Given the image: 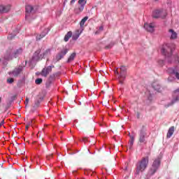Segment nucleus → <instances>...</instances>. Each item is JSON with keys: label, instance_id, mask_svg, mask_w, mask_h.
I'll return each instance as SVG.
<instances>
[{"label": "nucleus", "instance_id": "obj_11", "mask_svg": "<svg viewBox=\"0 0 179 179\" xmlns=\"http://www.w3.org/2000/svg\"><path fill=\"white\" fill-rule=\"evenodd\" d=\"M155 23H145L144 24V28L145 29V30H147V31H150V33H153V31H155Z\"/></svg>", "mask_w": 179, "mask_h": 179}, {"label": "nucleus", "instance_id": "obj_35", "mask_svg": "<svg viewBox=\"0 0 179 179\" xmlns=\"http://www.w3.org/2000/svg\"><path fill=\"white\" fill-rule=\"evenodd\" d=\"M13 38H15L14 36L10 35V36H8V40H13Z\"/></svg>", "mask_w": 179, "mask_h": 179}, {"label": "nucleus", "instance_id": "obj_9", "mask_svg": "<svg viewBox=\"0 0 179 179\" xmlns=\"http://www.w3.org/2000/svg\"><path fill=\"white\" fill-rule=\"evenodd\" d=\"M86 3H87V0H78V5H80V6L78 8L75 9V13L79 15V13L83 12Z\"/></svg>", "mask_w": 179, "mask_h": 179}, {"label": "nucleus", "instance_id": "obj_5", "mask_svg": "<svg viewBox=\"0 0 179 179\" xmlns=\"http://www.w3.org/2000/svg\"><path fill=\"white\" fill-rule=\"evenodd\" d=\"M166 16L167 11L165 10H155L152 13V17H154V19H159V17L164 19Z\"/></svg>", "mask_w": 179, "mask_h": 179}, {"label": "nucleus", "instance_id": "obj_3", "mask_svg": "<svg viewBox=\"0 0 179 179\" xmlns=\"http://www.w3.org/2000/svg\"><path fill=\"white\" fill-rule=\"evenodd\" d=\"M160 163H161V159L160 157H157L155 159L152 164V166L150 167L148 173L150 176H153L157 170H159V168L160 167Z\"/></svg>", "mask_w": 179, "mask_h": 179}, {"label": "nucleus", "instance_id": "obj_18", "mask_svg": "<svg viewBox=\"0 0 179 179\" xmlns=\"http://www.w3.org/2000/svg\"><path fill=\"white\" fill-rule=\"evenodd\" d=\"M179 89L175 90L173 92V96H176V97L175 99H173V100L172 101V104H174V103H176V101H179Z\"/></svg>", "mask_w": 179, "mask_h": 179}, {"label": "nucleus", "instance_id": "obj_47", "mask_svg": "<svg viewBox=\"0 0 179 179\" xmlns=\"http://www.w3.org/2000/svg\"><path fill=\"white\" fill-rule=\"evenodd\" d=\"M99 29H100L101 30H103V27H100Z\"/></svg>", "mask_w": 179, "mask_h": 179}, {"label": "nucleus", "instance_id": "obj_50", "mask_svg": "<svg viewBox=\"0 0 179 179\" xmlns=\"http://www.w3.org/2000/svg\"><path fill=\"white\" fill-rule=\"evenodd\" d=\"M155 1H157V0H155Z\"/></svg>", "mask_w": 179, "mask_h": 179}, {"label": "nucleus", "instance_id": "obj_25", "mask_svg": "<svg viewBox=\"0 0 179 179\" xmlns=\"http://www.w3.org/2000/svg\"><path fill=\"white\" fill-rule=\"evenodd\" d=\"M50 54H51V50L47 49L42 53V55H43V57H47V55H50Z\"/></svg>", "mask_w": 179, "mask_h": 179}, {"label": "nucleus", "instance_id": "obj_14", "mask_svg": "<svg viewBox=\"0 0 179 179\" xmlns=\"http://www.w3.org/2000/svg\"><path fill=\"white\" fill-rule=\"evenodd\" d=\"M27 13H35L37 12V7H33V6L27 5L25 7Z\"/></svg>", "mask_w": 179, "mask_h": 179}, {"label": "nucleus", "instance_id": "obj_43", "mask_svg": "<svg viewBox=\"0 0 179 179\" xmlns=\"http://www.w3.org/2000/svg\"><path fill=\"white\" fill-rule=\"evenodd\" d=\"M5 58H6V59H7L8 61H9V59H12V57H5Z\"/></svg>", "mask_w": 179, "mask_h": 179}, {"label": "nucleus", "instance_id": "obj_32", "mask_svg": "<svg viewBox=\"0 0 179 179\" xmlns=\"http://www.w3.org/2000/svg\"><path fill=\"white\" fill-rule=\"evenodd\" d=\"M38 106H40V101H37L36 102H35L34 108H37V107H38Z\"/></svg>", "mask_w": 179, "mask_h": 179}, {"label": "nucleus", "instance_id": "obj_45", "mask_svg": "<svg viewBox=\"0 0 179 179\" xmlns=\"http://www.w3.org/2000/svg\"><path fill=\"white\" fill-rule=\"evenodd\" d=\"M2 103V97H0V104Z\"/></svg>", "mask_w": 179, "mask_h": 179}, {"label": "nucleus", "instance_id": "obj_26", "mask_svg": "<svg viewBox=\"0 0 179 179\" xmlns=\"http://www.w3.org/2000/svg\"><path fill=\"white\" fill-rule=\"evenodd\" d=\"M22 49H17V50H15L14 52V56L16 58V57H17V55H20V54L22 53Z\"/></svg>", "mask_w": 179, "mask_h": 179}, {"label": "nucleus", "instance_id": "obj_40", "mask_svg": "<svg viewBox=\"0 0 179 179\" xmlns=\"http://www.w3.org/2000/svg\"><path fill=\"white\" fill-rule=\"evenodd\" d=\"M5 124V120H2L0 123V128L1 125H3Z\"/></svg>", "mask_w": 179, "mask_h": 179}, {"label": "nucleus", "instance_id": "obj_24", "mask_svg": "<svg viewBox=\"0 0 179 179\" xmlns=\"http://www.w3.org/2000/svg\"><path fill=\"white\" fill-rule=\"evenodd\" d=\"M135 141V136H130V140L129 141V145H130V147H129V149H131L132 148V146L134 145V142Z\"/></svg>", "mask_w": 179, "mask_h": 179}, {"label": "nucleus", "instance_id": "obj_30", "mask_svg": "<svg viewBox=\"0 0 179 179\" xmlns=\"http://www.w3.org/2000/svg\"><path fill=\"white\" fill-rule=\"evenodd\" d=\"M13 82H15V79H13L12 78H7V83H8L9 85H12V83H13Z\"/></svg>", "mask_w": 179, "mask_h": 179}, {"label": "nucleus", "instance_id": "obj_37", "mask_svg": "<svg viewBox=\"0 0 179 179\" xmlns=\"http://www.w3.org/2000/svg\"><path fill=\"white\" fill-rule=\"evenodd\" d=\"M50 157H52V154H50L49 155L46 156V158H47L48 160H50Z\"/></svg>", "mask_w": 179, "mask_h": 179}, {"label": "nucleus", "instance_id": "obj_38", "mask_svg": "<svg viewBox=\"0 0 179 179\" xmlns=\"http://www.w3.org/2000/svg\"><path fill=\"white\" fill-rule=\"evenodd\" d=\"M32 122H33V120H31V122H29V124L25 127V128H26L27 130L29 129V127H30V124L32 123Z\"/></svg>", "mask_w": 179, "mask_h": 179}, {"label": "nucleus", "instance_id": "obj_20", "mask_svg": "<svg viewBox=\"0 0 179 179\" xmlns=\"http://www.w3.org/2000/svg\"><path fill=\"white\" fill-rule=\"evenodd\" d=\"M47 36V32H42L41 34L36 35V41H40L41 38H44V37Z\"/></svg>", "mask_w": 179, "mask_h": 179}, {"label": "nucleus", "instance_id": "obj_46", "mask_svg": "<svg viewBox=\"0 0 179 179\" xmlns=\"http://www.w3.org/2000/svg\"><path fill=\"white\" fill-rule=\"evenodd\" d=\"M83 141H84L85 142H86V141H87V138H83Z\"/></svg>", "mask_w": 179, "mask_h": 179}, {"label": "nucleus", "instance_id": "obj_7", "mask_svg": "<svg viewBox=\"0 0 179 179\" xmlns=\"http://www.w3.org/2000/svg\"><path fill=\"white\" fill-rule=\"evenodd\" d=\"M125 78H127V68H125L124 66H122L120 67V76L118 77V81L120 85H124V80H125Z\"/></svg>", "mask_w": 179, "mask_h": 179}, {"label": "nucleus", "instance_id": "obj_10", "mask_svg": "<svg viewBox=\"0 0 179 179\" xmlns=\"http://www.w3.org/2000/svg\"><path fill=\"white\" fill-rule=\"evenodd\" d=\"M54 65L49 66L48 67L43 68L41 72V76H44V78H47L48 75H50V72H52V68H55Z\"/></svg>", "mask_w": 179, "mask_h": 179}, {"label": "nucleus", "instance_id": "obj_16", "mask_svg": "<svg viewBox=\"0 0 179 179\" xmlns=\"http://www.w3.org/2000/svg\"><path fill=\"white\" fill-rule=\"evenodd\" d=\"M83 31V28H81L80 29H77L73 36V40H78L80 34H82Z\"/></svg>", "mask_w": 179, "mask_h": 179}, {"label": "nucleus", "instance_id": "obj_33", "mask_svg": "<svg viewBox=\"0 0 179 179\" xmlns=\"http://www.w3.org/2000/svg\"><path fill=\"white\" fill-rule=\"evenodd\" d=\"M17 152H18L20 155H24V151H22L20 148L17 149Z\"/></svg>", "mask_w": 179, "mask_h": 179}, {"label": "nucleus", "instance_id": "obj_31", "mask_svg": "<svg viewBox=\"0 0 179 179\" xmlns=\"http://www.w3.org/2000/svg\"><path fill=\"white\" fill-rule=\"evenodd\" d=\"M158 65H159V66H163V65H164V61L159 60L158 61Z\"/></svg>", "mask_w": 179, "mask_h": 179}, {"label": "nucleus", "instance_id": "obj_2", "mask_svg": "<svg viewBox=\"0 0 179 179\" xmlns=\"http://www.w3.org/2000/svg\"><path fill=\"white\" fill-rule=\"evenodd\" d=\"M173 48H174V45L171 43L166 44L162 49V53L167 57L166 60L168 61L169 64H171V52H173Z\"/></svg>", "mask_w": 179, "mask_h": 179}, {"label": "nucleus", "instance_id": "obj_44", "mask_svg": "<svg viewBox=\"0 0 179 179\" xmlns=\"http://www.w3.org/2000/svg\"><path fill=\"white\" fill-rule=\"evenodd\" d=\"M137 115H138V118H139V117H140V113H139V112H137Z\"/></svg>", "mask_w": 179, "mask_h": 179}, {"label": "nucleus", "instance_id": "obj_21", "mask_svg": "<svg viewBox=\"0 0 179 179\" xmlns=\"http://www.w3.org/2000/svg\"><path fill=\"white\" fill-rule=\"evenodd\" d=\"M87 19H89V17H85L83 18L80 22V29H83V26H85V23L87 21Z\"/></svg>", "mask_w": 179, "mask_h": 179}, {"label": "nucleus", "instance_id": "obj_8", "mask_svg": "<svg viewBox=\"0 0 179 179\" xmlns=\"http://www.w3.org/2000/svg\"><path fill=\"white\" fill-rule=\"evenodd\" d=\"M23 72V66H18L15 68L12 71L8 72V75H12L14 78L20 76V73Z\"/></svg>", "mask_w": 179, "mask_h": 179}, {"label": "nucleus", "instance_id": "obj_39", "mask_svg": "<svg viewBox=\"0 0 179 179\" xmlns=\"http://www.w3.org/2000/svg\"><path fill=\"white\" fill-rule=\"evenodd\" d=\"M175 76H176L178 79H179V73H178V72L175 73Z\"/></svg>", "mask_w": 179, "mask_h": 179}, {"label": "nucleus", "instance_id": "obj_19", "mask_svg": "<svg viewBox=\"0 0 179 179\" xmlns=\"http://www.w3.org/2000/svg\"><path fill=\"white\" fill-rule=\"evenodd\" d=\"M152 87L157 92H161L162 91V87L160 86V85L157 84V83H152Z\"/></svg>", "mask_w": 179, "mask_h": 179}, {"label": "nucleus", "instance_id": "obj_12", "mask_svg": "<svg viewBox=\"0 0 179 179\" xmlns=\"http://www.w3.org/2000/svg\"><path fill=\"white\" fill-rule=\"evenodd\" d=\"M12 6L10 4H8L6 6H0V13H8L10 10Z\"/></svg>", "mask_w": 179, "mask_h": 179}, {"label": "nucleus", "instance_id": "obj_1", "mask_svg": "<svg viewBox=\"0 0 179 179\" xmlns=\"http://www.w3.org/2000/svg\"><path fill=\"white\" fill-rule=\"evenodd\" d=\"M148 164L149 157H143L136 165V174L139 175V173H143V171L148 169Z\"/></svg>", "mask_w": 179, "mask_h": 179}, {"label": "nucleus", "instance_id": "obj_28", "mask_svg": "<svg viewBox=\"0 0 179 179\" xmlns=\"http://www.w3.org/2000/svg\"><path fill=\"white\" fill-rule=\"evenodd\" d=\"M35 83H36V85H41V83H43V79L42 78H37L35 80Z\"/></svg>", "mask_w": 179, "mask_h": 179}, {"label": "nucleus", "instance_id": "obj_4", "mask_svg": "<svg viewBox=\"0 0 179 179\" xmlns=\"http://www.w3.org/2000/svg\"><path fill=\"white\" fill-rule=\"evenodd\" d=\"M148 138H149V134H148V131H146L145 130H141L138 135L139 143H144V145H146V143H148Z\"/></svg>", "mask_w": 179, "mask_h": 179}, {"label": "nucleus", "instance_id": "obj_22", "mask_svg": "<svg viewBox=\"0 0 179 179\" xmlns=\"http://www.w3.org/2000/svg\"><path fill=\"white\" fill-rule=\"evenodd\" d=\"M72 37V31H69L64 36V41L66 43L69 41V38Z\"/></svg>", "mask_w": 179, "mask_h": 179}, {"label": "nucleus", "instance_id": "obj_13", "mask_svg": "<svg viewBox=\"0 0 179 179\" xmlns=\"http://www.w3.org/2000/svg\"><path fill=\"white\" fill-rule=\"evenodd\" d=\"M41 53V50H36L34 54V59L36 61H40V59H43L44 58V55Z\"/></svg>", "mask_w": 179, "mask_h": 179}, {"label": "nucleus", "instance_id": "obj_34", "mask_svg": "<svg viewBox=\"0 0 179 179\" xmlns=\"http://www.w3.org/2000/svg\"><path fill=\"white\" fill-rule=\"evenodd\" d=\"M29 98H26V100H25V107H27V105L29 104Z\"/></svg>", "mask_w": 179, "mask_h": 179}, {"label": "nucleus", "instance_id": "obj_36", "mask_svg": "<svg viewBox=\"0 0 179 179\" xmlns=\"http://www.w3.org/2000/svg\"><path fill=\"white\" fill-rule=\"evenodd\" d=\"M174 59L176 61V62H177L178 64H179V57H175Z\"/></svg>", "mask_w": 179, "mask_h": 179}, {"label": "nucleus", "instance_id": "obj_15", "mask_svg": "<svg viewBox=\"0 0 179 179\" xmlns=\"http://www.w3.org/2000/svg\"><path fill=\"white\" fill-rule=\"evenodd\" d=\"M169 36H170L171 40H176L177 38V32L174 29H169Z\"/></svg>", "mask_w": 179, "mask_h": 179}, {"label": "nucleus", "instance_id": "obj_29", "mask_svg": "<svg viewBox=\"0 0 179 179\" xmlns=\"http://www.w3.org/2000/svg\"><path fill=\"white\" fill-rule=\"evenodd\" d=\"M168 72H169V73H173L174 75H176V73H177V72H176V70H174V69H173V68L168 69Z\"/></svg>", "mask_w": 179, "mask_h": 179}, {"label": "nucleus", "instance_id": "obj_48", "mask_svg": "<svg viewBox=\"0 0 179 179\" xmlns=\"http://www.w3.org/2000/svg\"><path fill=\"white\" fill-rule=\"evenodd\" d=\"M168 80H169L170 82H171V80H170V78H169Z\"/></svg>", "mask_w": 179, "mask_h": 179}, {"label": "nucleus", "instance_id": "obj_49", "mask_svg": "<svg viewBox=\"0 0 179 179\" xmlns=\"http://www.w3.org/2000/svg\"><path fill=\"white\" fill-rule=\"evenodd\" d=\"M115 73H117V75H118V71H115Z\"/></svg>", "mask_w": 179, "mask_h": 179}, {"label": "nucleus", "instance_id": "obj_17", "mask_svg": "<svg viewBox=\"0 0 179 179\" xmlns=\"http://www.w3.org/2000/svg\"><path fill=\"white\" fill-rule=\"evenodd\" d=\"M174 131H175V127L174 126L171 127L169 129L167 135H166V138H171V136H173V134H174Z\"/></svg>", "mask_w": 179, "mask_h": 179}, {"label": "nucleus", "instance_id": "obj_23", "mask_svg": "<svg viewBox=\"0 0 179 179\" xmlns=\"http://www.w3.org/2000/svg\"><path fill=\"white\" fill-rule=\"evenodd\" d=\"M76 57V52H73L69 57L68 58L67 62H72V61H73V59H75V58Z\"/></svg>", "mask_w": 179, "mask_h": 179}, {"label": "nucleus", "instance_id": "obj_42", "mask_svg": "<svg viewBox=\"0 0 179 179\" xmlns=\"http://www.w3.org/2000/svg\"><path fill=\"white\" fill-rule=\"evenodd\" d=\"M106 50H108V48H111V45H107L105 47Z\"/></svg>", "mask_w": 179, "mask_h": 179}, {"label": "nucleus", "instance_id": "obj_6", "mask_svg": "<svg viewBox=\"0 0 179 179\" xmlns=\"http://www.w3.org/2000/svg\"><path fill=\"white\" fill-rule=\"evenodd\" d=\"M68 51H69V49L68 48H64L61 50V52L56 55L55 58L53 59V63L57 64L58 61H61V59H62V58H64L66 54H68Z\"/></svg>", "mask_w": 179, "mask_h": 179}, {"label": "nucleus", "instance_id": "obj_27", "mask_svg": "<svg viewBox=\"0 0 179 179\" xmlns=\"http://www.w3.org/2000/svg\"><path fill=\"white\" fill-rule=\"evenodd\" d=\"M58 76V73H55L49 76V80H53V79H55L57 76Z\"/></svg>", "mask_w": 179, "mask_h": 179}, {"label": "nucleus", "instance_id": "obj_41", "mask_svg": "<svg viewBox=\"0 0 179 179\" xmlns=\"http://www.w3.org/2000/svg\"><path fill=\"white\" fill-rule=\"evenodd\" d=\"M77 0H71L70 3L71 5L73 4L74 2H76Z\"/></svg>", "mask_w": 179, "mask_h": 179}]
</instances>
